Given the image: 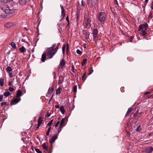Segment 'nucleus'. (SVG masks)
Masks as SVG:
<instances>
[{
    "instance_id": "1",
    "label": "nucleus",
    "mask_w": 153,
    "mask_h": 153,
    "mask_svg": "<svg viewBox=\"0 0 153 153\" xmlns=\"http://www.w3.org/2000/svg\"><path fill=\"white\" fill-rule=\"evenodd\" d=\"M58 49V47H56V44H54L51 47L47 48L45 52L48 58L50 59L53 58Z\"/></svg>"
},
{
    "instance_id": "2",
    "label": "nucleus",
    "mask_w": 153,
    "mask_h": 153,
    "mask_svg": "<svg viewBox=\"0 0 153 153\" xmlns=\"http://www.w3.org/2000/svg\"><path fill=\"white\" fill-rule=\"evenodd\" d=\"M2 10L7 14H12L15 12V9L12 6L5 5L1 8Z\"/></svg>"
},
{
    "instance_id": "3",
    "label": "nucleus",
    "mask_w": 153,
    "mask_h": 153,
    "mask_svg": "<svg viewBox=\"0 0 153 153\" xmlns=\"http://www.w3.org/2000/svg\"><path fill=\"white\" fill-rule=\"evenodd\" d=\"M106 15L105 12H102L99 13L98 19L101 22H103L105 19Z\"/></svg>"
},
{
    "instance_id": "4",
    "label": "nucleus",
    "mask_w": 153,
    "mask_h": 153,
    "mask_svg": "<svg viewBox=\"0 0 153 153\" xmlns=\"http://www.w3.org/2000/svg\"><path fill=\"white\" fill-rule=\"evenodd\" d=\"M85 20L86 25V27L88 28H89L91 26L90 24V22L91 21V20L86 16L85 17Z\"/></svg>"
},
{
    "instance_id": "5",
    "label": "nucleus",
    "mask_w": 153,
    "mask_h": 153,
    "mask_svg": "<svg viewBox=\"0 0 153 153\" xmlns=\"http://www.w3.org/2000/svg\"><path fill=\"white\" fill-rule=\"evenodd\" d=\"M58 134H56L52 137L49 140V142L52 145L55 140L57 138Z\"/></svg>"
},
{
    "instance_id": "6",
    "label": "nucleus",
    "mask_w": 153,
    "mask_h": 153,
    "mask_svg": "<svg viewBox=\"0 0 153 153\" xmlns=\"http://www.w3.org/2000/svg\"><path fill=\"white\" fill-rule=\"evenodd\" d=\"M148 25L147 23H145L144 24L141 25H140L139 28V30H140L142 29H144L145 30L147 29L148 27Z\"/></svg>"
},
{
    "instance_id": "7",
    "label": "nucleus",
    "mask_w": 153,
    "mask_h": 153,
    "mask_svg": "<svg viewBox=\"0 0 153 153\" xmlns=\"http://www.w3.org/2000/svg\"><path fill=\"white\" fill-rule=\"evenodd\" d=\"M93 33L94 40L96 41V40H97V36L98 33L97 30L96 29H94Z\"/></svg>"
},
{
    "instance_id": "8",
    "label": "nucleus",
    "mask_w": 153,
    "mask_h": 153,
    "mask_svg": "<svg viewBox=\"0 0 153 153\" xmlns=\"http://www.w3.org/2000/svg\"><path fill=\"white\" fill-rule=\"evenodd\" d=\"M21 100V98H16L14 99L11 102V104H16L19 102Z\"/></svg>"
},
{
    "instance_id": "9",
    "label": "nucleus",
    "mask_w": 153,
    "mask_h": 153,
    "mask_svg": "<svg viewBox=\"0 0 153 153\" xmlns=\"http://www.w3.org/2000/svg\"><path fill=\"white\" fill-rule=\"evenodd\" d=\"M153 148L152 147H149L146 148L145 149V152L147 153H150L152 152L153 151Z\"/></svg>"
},
{
    "instance_id": "10",
    "label": "nucleus",
    "mask_w": 153,
    "mask_h": 153,
    "mask_svg": "<svg viewBox=\"0 0 153 153\" xmlns=\"http://www.w3.org/2000/svg\"><path fill=\"white\" fill-rule=\"evenodd\" d=\"M22 91L19 90L17 91L16 95V97L18 98L19 97L22 95Z\"/></svg>"
},
{
    "instance_id": "11",
    "label": "nucleus",
    "mask_w": 153,
    "mask_h": 153,
    "mask_svg": "<svg viewBox=\"0 0 153 153\" xmlns=\"http://www.w3.org/2000/svg\"><path fill=\"white\" fill-rule=\"evenodd\" d=\"M13 24L11 22H9L5 24L4 26L6 28H10V27H12L13 25Z\"/></svg>"
},
{
    "instance_id": "12",
    "label": "nucleus",
    "mask_w": 153,
    "mask_h": 153,
    "mask_svg": "<svg viewBox=\"0 0 153 153\" xmlns=\"http://www.w3.org/2000/svg\"><path fill=\"white\" fill-rule=\"evenodd\" d=\"M19 3L20 5L23 6L26 4V0H19Z\"/></svg>"
},
{
    "instance_id": "13",
    "label": "nucleus",
    "mask_w": 153,
    "mask_h": 153,
    "mask_svg": "<svg viewBox=\"0 0 153 153\" xmlns=\"http://www.w3.org/2000/svg\"><path fill=\"white\" fill-rule=\"evenodd\" d=\"M133 108H129L127 111L126 115L125 116L126 117H127L129 114L131 112V111L133 110Z\"/></svg>"
},
{
    "instance_id": "14",
    "label": "nucleus",
    "mask_w": 153,
    "mask_h": 153,
    "mask_svg": "<svg viewBox=\"0 0 153 153\" xmlns=\"http://www.w3.org/2000/svg\"><path fill=\"white\" fill-rule=\"evenodd\" d=\"M46 52H45V53H43L42 55L41 59L42 61V62H44L45 60V59L46 58Z\"/></svg>"
},
{
    "instance_id": "15",
    "label": "nucleus",
    "mask_w": 153,
    "mask_h": 153,
    "mask_svg": "<svg viewBox=\"0 0 153 153\" xmlns=\"http://www.w3.org/2000/svg\"><path fill=\"white\" fill-rule=\"evenodd\" d=\"M65 120V118H62L61 120V122L60 124V126L63 127H64L65 126V124H64V122Z\"/></svg>"
},
{
    "instance_id": "16",
    "label": "nucleus",
    "mask_w": 153,
    "mask_h": 153,
    "mask_svg": "<svg viewBox=\"0 0 153 153\" xmlns=\"http://www.w3.org/2000/svg\"><path fill=\"white\" fill-rule=\"evenodd\" d=\"M54 90V88L53 87L49 88L48 93L49 94H51L53 91Z\"/></svg>"
},
{
    "instance_id": "17",
    "label": "nucleus",
    "mask_w": 153,
    "mask_h": 153,
    "mask_svg": "<svg viewBox=\"0 0 153 153\" xmlns=\"http://www.w3.org/2000/svg\"><path fill=\"white\" fill-rule=\"evenodd\" d=\"M13 0H0L1 3H7L10 1H12Z\"/></svg>"
},
{
    "instance_id": "18",
    "label": "nucleus",
    "mask_w": 153,
    "mask_h": 153,
    "mask_svg": "<svg viewBox=\"0 0 153 153\" xmlns=\"http://www.w3.org/2000/svg\"><path fill=\"white\" fill-rule=\"evenodd\" d=\"M62 90V88L61 87H59L56 90V94H60L61 93V91Z\"/></svg>"
},
{
    "instance_id": "19",
    "label": "nucleus",
    "mask_w": 153,
    "mask_h": 153,
    "mask_svg": "<svg viewBox=\"0 0 153 153\" xmlns=\"http://www.w3.org/2000/svg\"><path fill=\"white\" fill-rule=\"evenodd\" d=\"M65 65V61L63 59H62L60 63V65L62 67L64 66Z\"/></svg>"
},
{
    "instance_id": "20",
    "label": "nucleus",
    "mask_w": 153,
    "mask_h": 153,
    "mask_svg": "<svg viewBox=\"0 0 153 153\" xmlns=\"http://www.w3.org/2000/svg\"><path fill=\"white\" fill-rule=\"evenodd\" d=\"M19 51L21 53H24L26 51V49L25 48L23 47H22L19 48Z\"/></svg>"
},
{
    "instance_id": "21",
    "label": "nucleus",
    "mask_w": 153,
    "mask_h": 153,
    "mask_svg": "<svg viewBox=\"0 0 153 153\" xmlns=\"http://www.w3.org/2000/svg\"><path fill=\"white\" fill-rule=\"evenodd\" d=\"M60 111L62 114H64V113L65 110L64 108V107L63 106H60Z\"/></svg>"
},
{
    "instance_id": "22",
    "label": "nucleus",
    "mask_w": 153,
    "mask_h": 153,
    "mask_svg": "<svg viewBox=\"0 0 153 153\" xmlns=\"http://www.w3.org/2000/svg\"><path fill=\"white\" fill-rule=\"evenodd\" d=\"M63 78L62 76L59 77V80L58 82L59 84H60L62 83L63 82Z\"/></svg>"
},
{
    "instance_id": "23",
    "label": "nucleus",
    "mask_w": 153,
    "mask_h": 153,
    "mask_svg": "<svg viewBox=\"0 0 153 153\" xmlns=\"http://www.w3.org/2000/svg\"><path fill=\"white\" fill-rule=\"evenodd\" d=\"M4 84V79L2 78H1L0 79V85L1 86H3Z\"/></svg>"
},
{
    "instance_id": "24",
    "label": "nucleus",
    "mask_w": 153,
    "mask_h": 153,
    "mask_svg": "<svg viewBox=\"0 0 153 153\" xmlns=\"http://www.w3.org/2000/svg\"><path fill=\"white\" fill-rule=\"evenodd\" d=\"M12 68L10 66H8L7 67L6 70L7 72H10L12 71Z\"/></svg>"
},
{
    "instance_id": "25",
    "label": "nucleus",
    "mask_w": 153,
    "mask_h": 153,
    "mask_svg": "<svg viewBox=\"0 0 153 153\" xmlns=\"http://www.w3.org/2000/svg\"><path fill=\"white\" fill-rule=\"evenodd\" d=\"M10 94V92L9 91H7L4 93V96L6 97L9 96Z\"/></svg>"
},
{
    "instance_id": "26",
    "label": "nucleus",
    "mask_w": 153,
    "mask_h": 153,
    "mask_svg": "<svg viewBox=\"0 0 153 153\" xmlns=\"http://www.w3.org/2000/svg\"><path fill=\"white\" fill-rule=\"evenodd\" d=\"M42 146L44 149L48 150V147L45 143L43 144Z\"/></svg>"
},
{
    "instance_id": "27",
    "label": "nucleus",
    "mask_w": 153,
    "mask_h": 153,
    "mask_svg": "<svg viewBox=\"0 0 153 153\" xmlns=\"http://www.w3.org/2000/svg\"><path fill=\"white\" fill-rule=\"evenodd\" d=\"M11 45L12 48H16V45L15 43L13 42H12L11 43Z\"/></svg>"
},
{
    "instance_id": "28",
    "label": "nucleus",
    "mask_w": 153,
    "mask_h": 153,
    "mask_svg": "<svg viewBox=\"0 0 153 153\" xmlns=\"http://www.w3.org/2000/svg\"><path fill=\"white\" fill-rule=\"evenodd\" d=\"M63 127L60 126L59 127V128L58 130V133L56 134H59V133L60 132V131H61L62 128Z\"/></svg>"
},
{
    "instance_id": "29",
    "label": "nucleus",
    "mask_w": 153,
    "mask_h": 153,
    "mask_svg": "<svg viewBox=\"0 0 153 153\" xmlns=\"http://www.w3.org/2000/svg\"><path fill=\"white\" fill-rule=\"evenodd\" d=\"M145 30H143L141 31V34L143 35L144 36L146 34V32Z\"/></svg>"
},
{
    "instance_id": "30",
    "label": "nucleus",
    "mask_w": 153,
    "mask_h": 153,
    "mask_svg": "<svg viewBox=\"0 0 153 153\" xmlns=\"http://www.w3.org/2000/svg\"><path fill=\"white\" fill-rule=\"evenodd\" d=\"M42 118L41 117H40L39 119V120L38 121V124H41L42 122Z\"/></svg>"
},
{
    "instance_id": "31",
    "label": "nucleus",
    "mask_w": 153,
    "mask_h": 153,
    "mask_svg": "<svg viewBox=\"0 0 153 153\" xmlns=\"http://www.w3.org/2000/svg\"><path fill=\"white\" fill-rule=\"evenodd\" d=\"M87 61V59H84L83 61L82 62V65L83 66L86 63Z\"/></svg>"
},
{
    "instance_id": "32",
    "label": "nucleus",
    "mask_w": 153,
    "mask_h": 153,
    "mask_svg": "<svg viewBox=\"0 0 153 153\" xmlns=\"http://www.w3.org/2000/svg\"><path fill=\"white\" fill-rule=\"evenodd\" d=\"M61 17H62V19H63L65 16V11H61Z\"/></svg>"
},
{
    "instance_id": "33",
    "label": "nucleus",
    "mask_w": 153,
    "mask_h": 153,
    "mask_svg": "<svg viewBox=\"0 0 153 153\" xmlns=\"http://www.w3.org/2000/svg\"><path fill=\"white\" fill-rule=\"evenodd\" d=\"M51 129V127H49L48 129V130L46 133V135L47 136H48L49 135V132Z\"/></svg>"
},
{
    "instance_id": "34",
    "label": "nucleus",
    "mask_w": 153,
    "mask_h": 153,
    "mask_svg": "<svg viewBox=\"0 0 153 153\" xmlns=\"http://www.w3.org/2000/svg\"><path fill=\"white\" fill-rule=\"evenodd\" d=\"M93 72V70L92 69V67H91V68H90V69L89 70V72L88 73V74L89 75L91 74Z\"/></svg>"
},
{
    "instance_id": "35",
    "label": "nucleus",
    "mask_w": 153,
    "mask_h": 153,
    "mask_svg": "<svg viewBox=\"0 0 153 153\" xmlns=\"http://www.w3.org/2000/svg\"><path fill=\"white\" fill-rule=\"evenodd\" d=\"M65 45H64L62 47V52L63 54H64L65 52Z\"/></svg>"
},
{
    "instance_id": "36",
    "label": "nucleus",
    "mask_w": 153,
    "mask_h": 153,
    "mask_svg": "<svg viewBox=\"0 0 153 153\" xmlns=\"http://www.w3.org/2000/svg\"><path fill=\"white\" fill-rule=\"evenodd\" d=\"M35 150L37 153H42V152L38 149L36 148Z\"/></svg>"
},
{
    "instance_id": "37",
    "label": "nucleus",
    "mask_w": 153,
    "mask_h": 153,
    "mask_svg": "<svg viewBox=\"0 0 153 153\" xmlns=\"http://www.w3.org/2000/svg\"><path fill=\"white\" fill-rule=\"evenodd\" d=\"M76 52L79 55H81L82 53V52L79 50H77Z\"/></svg>"
},
{
    "instance_id": "38",
    "label": "nucleus",
    "mask_w": 153,
    "mask_h": 153,
    "mask_svg": "<svg viewBox=\"0 0 153 153\" xmlns=\"http://www.w3.org/2000/svg\"><path fill=\"white\" fill-rule=\"evenodd\" d=\"M76 91H77V86H74V87L73 91L74 92L76 93Z\"/></svg>"
},
{
    "instance_id": "39",
    "label": "nucleus",
    "mask_w": 153,
    "mask_h": 153,
    "mask_svg": "<svg viewBox=\"0 0 153 153\" xmlns=\"http://www.w3.org/2000/svg\"><path fill=\"white\" fill-rule=\"evenodd\" d=\"M141 128L140 127V126H139L136 129V131H139L140 130H141Z\"/></svg>"
},
{
    "instance_id": "40",
    "label": "nucleus",
    "mask_w": 153,
    "mask_h": 153,
    "mask_svg": "<svg viewBox=\"0 0 153 153\" xmlns=\"http://www.w3.org/2000/svg\"><path fill=\"white\" fill-rule=\"evenodd\" d=\"M53 120H52L50 122H49L48 124V125L49 126H51V125L52 124Z\"/></svg>"
},
{
    "instance_id": "41",
    "label": "nucleus",
    "mask_w": 153,
    "mask_h": 153,
    "mask_svg": "<svg viewBox=\"0 0 153 153\" xmlns=\"http://www.w3.org/2000/svg\"><path fill=\"white\" fill-rule=\"evenodd\" d=\"M9 91L11 92L13 91L14 90V88L11 87H9Z\"/></svg>"
},
{
    "instance_id": "42",
    "label": "nucleus",
    "mask_w": 153,
    "mask_h": 153,
    "mask_svg": "<svg viewBox=\"0 0 153 153\" xmlns=\"http://www.w3.org/2000/svg\"><path fill=\"white\" fill-rule=\"evenodd\" d=\"M3 96L2 95H0V102L2 100Z\"/></svg>"
},
{
    "instance_id": "43",
    "label": "nucleus",
    "mask_w": 153,
    "mask_h": 153,
    "mask_svg": "<svg viewBox=\"0 0 153 153\" xmlns=\"http://www.w3.org/2000/svg\"><path fill=\"white\" fill-rule=\"evenodd\" d=\"M6 103H7L6 102H1V105L2 106H3L4 105H6Z\"/></svg>"
},
{
    "instance_id": "44",
    "label": "nucleus",
    "mask_w": 153,
    "mask_h": 153,
    "mask_svg": "<svg viewBox=\"0 0 153 153\" xmlns=\"http://www.w3.org/2000/svg\"><path fill=\"white\" fill-rule=\"evenodd\" d=\"M114 4L116 5V7H117V6H118V4L117 0H115Z\"/></svg>"
},
{
    "instance_id": "45",
    "label": "nucleus",
    "mask_w": 153,
    "mask_h": 153,
    "mask_svg": "<svg viewBox=\"0 0 153 153\" xmlns=\"http://www.w3.org/2000/svg\"><path fill=\"white\" fill-rule=\"evenodd\" d=\"M9 75L10 78H12L13 76V74L12 73H9Z\"/></svg>"
},
{
    "instance_id": "46",
    "label": "nucleus",
    "mask_w": 153,
    "mask_h": 153,
    "mask_svg": "<svg viewBox=\"0 0 153 153\" xmlns=\"http://www.w3.org/2000/svg\"><path fill=\"white\" fill-rule=\"evenodd\" d=\"M59 121H57L55 126V127H57L58 126V125L59 124Z\"/></svg>"
},
{
    "instance_id": "47",
    "label": "nucleus",
    "mask_w": 153,
    "mask_h": 153,
    "mask_svg": "<svg viewBox=\"0 0 153 153\" xmlns=\"http://www.w3.org/2000/svg\"><path fill=\"white\" fill-rule=\"evenodd\" d=\"M66 20L67 21V22H68V24H69V18H68V16H67L66 17Z\"/></svg>"
},
{
    "instance_id": "48",
    "label": "nucleus",
    "mask_w": 153,
    "mask_h": 153,
    "mask_svg": "<svg viewBox=\"0 0 153 153\" xmlns=\"http://www.w3.org/2000/svg\"><path fill=\"white\" fill-rule=\"evenodd\" d=\"M82 5V6H83L85 5V2L83 0H82L81 1Z\"/></svg>"
},
{
    "instance_id": "49",
    "label": "nucleus",
    "mask_w": 153,
    "mask_h": 153,
    "mask_svg": "<svg viewBox=\"0 0 153 153\" xmlns=\"http://www.w3.org/2000/svg\"><path fill=\"white\" fill-rule=\"evenodd\" d=\"M60 7L62 10L61 11H62L63 10V11H65L63 6H62L61 5Z\"/></svg>"
},
{
    "instance_id": "50",
    "label": "nucleus",
    "mask_w": 153,
    "mask_h": 153,
    "mask_svg": "<svg viewBox=\"0 0 153 153\" xmlns=\"http://www.w3.org/2000/svg\"><path fill=\"white\" fill-rule=\"evenodd\" d=\"M50 115H51V114L50 113H49V114H47L46 116L47 117H48L50 116Z\"/></svg>"
},
{
    "instance_id": "51",
    "label": "nucleus",
    "mask_w": 153,
    "mask_h": 153,
    "mask_svg": "<svg viewBox=\"0 0 153 153\" xmlns=\"http://www.w3.org/2000/svg\"><path fill=\"white\" fill-rule=\"evenodd\" d=\"M8 85H12V83L10 81H9Z\"/></svg>"
},
{
    "instance_id": "52",
    "label": "nucleus",
    "mask_w": 153,
    "mask_h": 153,
    "mask_svg": "<svg viewBox=\"0 0 153 153\" xmlns=\"http://www.w3.org/2000/svg\"><path fill=\"white\" fill-rule=\"evenodd\" d=\"M55 107L56 108H59V105H56L55 106Z\"/></svg>"
},
{
    "instance_id": "53",
    "label": "nucleus",
    "mask_w": 153,
    "mask_h": 153,
    "mask_svg": "<svg viewBox=\"0 0 153 153\" xmlns=\"http://www.w3.org/2000/svg\"><path fill=\"white\" fill-rule=\"evenodd\" d=\"M66 48H67V51H68V44H67V46H66Z\"/></svg>"
},
{
    "instance_id": "54",
    "label": "nucleus",
    "mask_w": 153,
    "mask_h": 153,
    "mask_svg": "<svg viewBox=\"0 0 153 153\" xmlns=\"http://www.w3.org/2000/svg\"><path fill=\"white\" fill-rule=\"evenodd\" d=\"M91 1H92V0H88V3H90Z\"/></svg>"
},
{
    "instance_id": "55",
    "label": "nucleus",
    "mask_w": 153,
    "mask_h": 153,
    "mask_svg": "<svg viewBox=\"0 0 153 153\" xmlns=\"http://www.w3.org/2000/svg\"><path fill=\"white\" fill-rule=\"evenodd\" d=\"M150 93V92H145L144 94H145V95H146L147 94H149V93Z\"/></svg>"
},
{
    "instance_id": "56",
    "label": "nucleus",
    "mask_w": 153,
    "mask_h": 153,
    "mask_svg": "<svg viewBox=\"0 0 153 153\" xmlns=\"http://www.w3.org/2000/svg\"><path fill=\"white\" fill-rule=\"evenodd\" d=\"M151 8L152 9H153V2L152 3V4Z\"/></svg>"
},
{
    "instance_id": "57",
    "label": "nucleus",
    "mask_w": 153,
    "mask_h": 153,
    "mask_svg": "<svg viewBox=\"0 0 153 153\" xmlns=\"http://www.w3.org/2000/svg\"><path fill=\"white\" fill-rule=\"evenodd\" d=\"M40 124H38V126H37V128H39V126H40Z\"/></svg>"
},
{
    "instance_id": "58",
    "label": "nucleus",
    "mask_w": 153,
    "mask_h": 153,
    "mask_svg": "<svg viewBox=\"0 0 153 153\" xmlns=\"http://www.w3.org/2000/svg\"><path fill=\"white\" fill-rule=\"evenodd\" d=\"M149 0H145V3H146V4L148 2Z\"/></svg>"
},
{
    "instance_id": "59",
    "label": "nucleus",
    "mask_w": 153,
    "mask_h": 153,
    "mask_svg": "<svg viewBox=\"0 0 153 153\" xmlns=\"http://www.w3.org/2000/svg\"><path fill=\"white\" fill-rule=\"evenodd\" d=\"M24 29L26 30H28V29H27V28L26 27H25L24 28Z\"/></svg>"
},
{
    "instance_id": "60",
    "label": "nucleus",
    "mask_w": 153,
    "mask_h": 153,
    "mask_svg": "<svg viewBox=\"0 0 153 153\" xmlns=\"http://www.w3.org/2000/svg\"><path fill=\"white\" fill-rule=\"evenodd\" d=\"M84 77H83V76H82V78L83 80H85V79L84 78Z\"/></svg>"
},
{
    "instance_id": "61",
    "label": "nucleus",
    "mask_w": 153,
    "mask_h": 153,
    "mask_svg": "<svg viewBox=\"0 0 153 153\" xmlns=\"http://www.w3.org/2000/svg\"><path fill=\"white\" fill-rule=\"evenodd\" d=\"M85 74H86V73H85L84 74V75H83V76H85Z\"/></svg>"
},
{
    "instance_id": "62",
    "label": "nucleus",
    "mask_w": 153,
    "mask_h": 153,
    "mask_svg": "<svg viewBox=\"0 0 153 153\" xmlns=\"http://www.w3.org/2000/svg\"><path fill=\"white\" fill-rule=\"evenodd\" d=\"M151 14H152V13H150V15H151Z\"/></svg>"
},
{
    "instance_id": "63",
    "label": "nucleus",
    "mask_w": 153,
    "mask_h": 153,
    "mask_svg": "<svg viewBox=\"0 0 153 153\" xmlns=\"http://www.w3.org/2000/svg\"><path fill=\"white\" fill-rule=\"evenodd\" d=\"M59 45H57V46H58H58H59Z\"/></svg>"
},
{
    "instance_id": "64",
    "label": "nucleus",
    "mask_w": 153,
    "mask_h": 153,
    "mask_svg": "<svg viewBox=\"0 0 153 153\" xmlns=\"http://www.w3.org/2000/svg\"><path fill=\"white\" fill-rule=\"evenodd\" d=\"M85 76H83V77H84Z\"/></svg>"
}]
</instances>
